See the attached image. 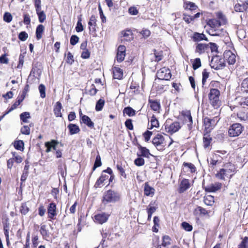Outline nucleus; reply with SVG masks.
Masks as SVG:
<instances>
[{
    "instance_id": "1",
    "label": "nucleus",
    "mask_w": 248,
    "mask_h": 248,
    "mask_svg": "<svg viewBox=\"0 0 248 248\" xmlns=\"http://www.w3.org/2000/svg\"><path fill=\"white\" fill-rule=\"evenodd\" d=\"M121 199L120 194L113 190H108L105 191L102 197V203L106 205L108 203H115Z\"/></svg>"
},
{
    "instance_id": "2",
    "label": "nucleus",
    "mask_w": 248,
    "mask_h": 248,
    "mask_svg": "<svg viewBox=\"0 0 248 248\" xmlns=\"http://www.w3.org/2000/svg\"><path fill=\"white\" fill-rule=\"evenodd\" d=\"M219 96L220 92L218 90L214 88L210 89L208 97L210 104L215 108H217L219 106Z\"/></svg>"
},
{
    "instance_id": "3",
    "label": "nucleus",
    "mask_w": 248,
    "mask_h": 248,
    "mask_svg": "<svg viewBox=\"0 0 248 248\" xmlns=\"http://www.w3.org/2000/svg\"><path fill=\"white\" fill-rule=\"evenodd\" d=\"M152 143L158 151H163L166 146L164 137L160 134H157L153 139Z\"/></svg>"
},
{
    "instance_id": "4",
    "label": "nucleus",
    "mask_w": 248,
    "mask_h": 248,
    "mask_svg": "<svg viewBox=\"0 0 248 248\" xmlns=\"http://www.w3.org/2000/svg\"><path fill=\"white\" fill-rule=\"evenodd\" d=\"M243 129V126L240 124H233L229 128V135L231 137H237L242 133Z\"/></svg>"
},
{
    "instance_id": "5",
    "label": "nucleus",
    "mask_w": 248,
    "mask_h": 248,
    "mask_svg": "<svg viewBox=\"0 0 248 248\" xmlns=\"http://www.w3.org/2000/svg\"><path fill=\"white\" fill-rule=\"evenodd\" d=\"M210 65L215 70L222 69L225 66V60L218 57H214L211 60Z\"/></svg>"
},
{
    "instance_id": "6",
    "label": "nucleus",
    "mask_w": 248,
    "mask_h": 248,
    "mask_svg": "<svg viewBox=\"0 0 248 248\" xmlns=\"http://www.w3.org/2000/svg\"><path fill=\"white\" fill-rule=\"evenodd\" d=\"M164 126L166 131L170 134H172L178 131L181 127L179 122H174L170 124L167 122L164 124Z\"/></svg>"
},
{
    "instance_id": "7",
    "label": "nucleus",
    "mask_w": 248,
    "mask_h": 248,
    "mask_svg": "<svg viewBox=\"0 0 248 248\" xmlns=\"http://www.w3.org/2000/svg\"><path fill=\"white\" fill-rule=\"evenodd\" d=\"M157 76L160 79L168 80L171 78V74L169 69L163 67L157 71Z\"/></svg>"
},
{
    "instance_id": "8",
    "label": "nucleus",
    "mask_w": 248,
    "mask_h": 248,
    "mask_svg": "<svg viewBox=\"0 0 248 248\" xmlns=\"http://www.w3.org/2000/svg\"><path fill=\"white\" fill-rule=\"evenodd\" d=\"M224 57L230 65H233L236 62V56L231 50L226 51L224 53Z\"/></svg>"
},
{
    "instance_id": "9",
    "label": "nucleus",
    "mask_w": 248,
    "mask_h": 248,
    "mask_svg": "<svg viewBox=\"0 0 248 248\" xmlns=\"http://www.w3.org/2000/svg\"><path fill=\"white\" fill-rule=\"evenodd\" d=\"M125 46H120L117 49L116 55V60L117 62H123L125 56Z\"/></svg>"
},
{
    "instance_id": "10",
    "label": "nucleus",
    "mask_w": 248,
    "mask_h": 248,
    "mask_svg": "<svg viewBox=\"0 0 248 248\" xmlns=\"http://www.w3.org/2000/svg\"><path fill=\"white\" fill-rule=\"evenodd\" d=\"M218 121V120L217 117L211 118L208 117H206L203 119L204 125L205 127V128L206 129L209 128L212 126L215 125Z\"/></svg>"
},
{
    "instance_id": "11",
    "label": "nucleus",
    "mask_w": 248,
    "mask_h": 248,
    "mask_svg": "<svg viewBox=\"0 0 248 248\" xmlns=\"http://www.w3.org/2000/svg\"><path fill=\"white\" fill-rule=\"evenodd\" d=\"M109 215L105 213L98 214L94 216V220L96 222L99 224H103L108 220Z\"/></svg>"
},
{
    "instance_id": "12",
    "label": "nucleus",
    "mask_w": 248,
    "mask_h": 248,
    "mask_svg": "<svg viewBox=\"0 0 248 248\" xmlns=\"http://www.w3.org/2000/svg\"><path fill=\"white\" fill-rule=\"evenodd\" d=\"M209 49V45L202 43H199L196 46L195 52L202 54Z\"/></svg>"
},
{
    "instance_id": "13",
    "label": "nucleus",
    "mask_w": 248,
    "mask_h": 248,
    "mask_svg": "<svg viewBox=\"0 0 248 248\" xmlns=\"http://www.w3.org/2000/svg\"><path fill=\"white\" fill-rule=\"evenodd\" d=\"M79 115L83 123L91 128L94 127V123L91 121L89 116L86 115H83L81 112L79 113Z\"/></svg>"
},
{
    "instance_id": "14",
    "label": "nucleus",
    "mask_w": 248,
    "mask_h": 248,
    "mask_svg": "<svg viewBox=\"0 0 248 248\" xmlns=\"http://www.w3.org/2000/svg\"><path fill=\"white\" fill-rule=\"evenodd\" d=\"M155 192V189L154 187L149 186L148 182L144 184V194L147 196H150L152 197Z\"/></svg>"
},
{
    "instance_id": "15",
    "label": "nucleus",
    "mask_w": 248,
    "mask_h": 248,
    "mask_svg": "<svg viewBox=\"0 0 248 248\" xmlns=\"http://www.w3.org/2000/svg\"><path fill=\"white\" fill-rule=\"evenodd\" d=\"M47 213L48 217L51 219H53L57 215L56 205L55 203L51 202L49 204L47 208Z\"/></svg>"
},
{
    "instance_id": "16",
    "label": "nucleus",
    "mask_w": 248,
    "mask_h": 248,
    "mask_svg": "<svg viewBox=\"0 0 248 248\" xmlns=\"http://www.w3.org/2000/svg\"><path fill=\"white\" fill-rule=\"evenodd\" d=\"M25 95H22L20 97H18L17 98V100L12 105L11 108L6 112V114H8L12 110L16 108V107L20 105V104L23 101L24 99Z\"/></svg>"
},
{
    "instance_id": "17",
    "label": "nucleus",
    "mask_w": 248,
    "mask_h": 248,
    "mask_svg": "<svg viewBox=\"0 0 248 248\" xmlns=\"http://www.w3.org/2000/svg\"><path fill=\"white\" fill-rule=\"evenodd\" d=\"M190 183L188 179H183L180 185L179 192L183 193L190 187Z\"/></svg>"
},
{
    "instance_id": "18",
    "label": "nucleus",
    "mask_w": 248,
    "mask_h": 248,
    "mask_svg": "<svg viewBox=\"0 0 248 248\" xmlns=\"http://www.w3.org/2000/svg\"><path fill=\"white\" fill-rule=\"evenodd\" d=\"M184 119L185 122L187 123L188 128L190 130L192 128L193 121L190 111H187L185 113Z\"/></svg>"
},
{
    "instance_id": "19",
    "label": "nucleus",
    "mask_w": 248,
    "mask_h": 248,
    "mask_svg": "<svg viewBox=\"0 0 248 248\" xmlns=\"http://www.w3.org/2000/svg\"><path fill=\"white\" fill-rule=\"evenodd\" d=\"M192 39L194 42H199L202 40H205L208 41L207 38L203 33H200L198 32H195L193 34Z\"/></svg>"
},
{
    "instance_id": "20",
    "label": "nucleus",
    "mask_w": 248,
    "mask_h": 248,
    "mask_svg": "<svg viewBox=\"0 0 248 248\" xmlns=\"http://www.w3.org/2000/svg\"><path fill=\"white\" fill-rule=\"evenodd\" d=\"M221 24L222 23L220 21L216 19H210L207 22V25L214 29L219 28Z\"/></svg>"
},
{
    "instance_id": "21",
    "label": "nucleus",
    "mask_w": 248,
    "mask_h": 248,
    "mask_svg": "<svg viewBox=\"0 0 248 248\" xmlns=\"http://www.w3.org/2000/svg\"><path fill=\"white\" fill-rule=\"evenodd\" d=\"M221 187V184L218 183L215 185H211V186L205 187V190L206 192H213L220 189Z\"/></svg>"
},
{
    "instance_id": "22",
    "label": "nucleus",
    "mask_w": 248,
    "mask_h": 248,
    "mask_svg": "<svg viewBox=\"0 0 248 248\" xmlns=\"http://www.w3.org/2000/svg\"><path fill=\"white\" fill-rule=\"evenodd\" d=\"M223 167L229 174L232 172L235 173L236 172V168L235 166L230 162L224 164Z\"/></svg>"
},
{
    "instance_id": "23",
    "label": "nucleus",
    "mask_w": 248,
    "mask_h": 248,
    "mask_svg": "<svg viewBox=\"0 0 248 248\" xmlns=\"http://www.w3.org/2000/svg\"><path fill=\"white\" fill-rule=\"evenodd\" d=\"M113 78L115 79H120L123 78V72L120 68L114 67L113 68Z\"/></svg>"
},
{
    "instance_id": "24",
    "label": "nucleus",
    "mask_w": 248,
    "mask_h": 248,
    "mask_svg": "<svg viewBox=\"0 0 248 248\" xmlns=\"http://www.w3.org/2000/svg\"><path fill=\"white\" fill-rule=\"evenodd\" d=\"M138 149L140 151L141 154L139 155L138 154V155L142 156L143 157L149 158L150 155H151L149 150L147 149L146 147H143L141 146L140 144L138 145Z\"/></svg>"
},
{
    "instance_id": "25",
    "label": "nucleus",
    "mask_w": 248,
    "mask_h": 248,
    "mask_svg": "<svg viewBox=\"0 0 248 248\" xmlns=\"http://www.w3.org/2000/svg\"><path fill=\"white\" fill-rule=\"evenodd\" d=\"M67 127L69 130L70 135L77 134L80 131L79 126L76 124H68Z\"/></svg>"
},
{
    "instance_id": "26",
    "label": "nucleus",
    "mask_w": 248,
    "mask_h": 248,
    "mask_svg": "<svg viewBox=\"0 0 248 248\" xmlns=\"http://www.w3.org/2000/svg\"><path fill=\"white\" fill-rule=\"evenodd\" d=\"M108 178V175L102 173L101 176L97 180L94 186L96 187H100L105 180Z\"/></svg>"
},
{
    "instance_id": "27",
    "label": "nucleus",
    "mask_w": 248,
    "mask_h": 248,
    "mask_svg": "<svg viewBox=\"0 0 248 248\" xmlns=\"http://www.w3.org/2000/svg\"><path fill=\"white\" fill-rule=\"evenodd\" d=\"M229 173L227 172L224 168L221 169L216 174V177L219 179L224 180L225 176H227Z\"/></svg>"
},
{
    "instance_id": "28",
    "label": "nucleus",
    "mask_w": 248,
    "mask_h": 248,
    "mask_svg": "<svg viewBox=\"0 0 248 248\" xmlns=\"http://www.w3.org/2000/svg\"><path fill=\"white\" fill-rule=\"evenodd\" d=\"M44 29V26L42 24H40L37 27L35 33L37 40H40L42 38Z\"/></svg>"
},
{
    "instance_id": "29",
    "label": "nucleus",
    "mask_w": 248,
    "mask_h": 248,
    "mask_svg": "<svg viewBox=\"0 0 248 248\" xmlns=\"http://www.w3.org/2000/svg\"><path fill=\"white\" fill-rule=\"evenodd\" d=\"M62 108V104L60 102L56 103V106L54 108V112L56 117H62V114L61 112Z\"/></svg>"
},
{
    "instance_id": "30",
    "label": "nucleus",
    "mask_w": 248,
    "mask_h": 248,
    "mask_svg": "<svg viewBox=\"0 0 248 248\" xmlns=\"http://www.w3.org/2000/svg\"><path fill=\"white\" fill-rule=\"evenodd\" d=\"M214 197L211 195H206L204 197V202L208 206H212L214 203Z\"/></svg>"
},
{
    "instance_id": "31",
    "label": "nucleus",
    "mask_w": 248,
    "mask_h": 248,
    "mask_svg": "<svg viewBox=\"0 0 248 248\" xmlns=\"http://www.w3.org/2000/svg\"><path fill=\"white\" fill-rule=\"evenodd\" d=\"M124 114H126L129 117H132L136 114V111L130 107H127L123 110Z\"/></svg>"
},
{
    "instance_id": "32",
    "label": "nucleus",
    "mask_w": 248,
    "mask_h": 248,
    "mask_svg": "<svg viewBox=\"0 0 248 248\" xmlns=\"http://www.w3.org/2000/svg\"><path fill=\"white\" fill-rule=\"evenodd\" d=\"M184 7L185 9H188L191 11L195 10L197 8V6L194 3L190 1L184 2Z\"/></svg>"
},
{
    "instance_id": "33",
    "label": "nucleus",
    "mask_w": 248,
    "mask_h": 248,
    "mask_svg": "<svg viewBox=\"0 0 248 248\" xmlns=\"http://www.w3.org/2000/svg\"><path fill=\"white\" fill-rule=\"evenodd\" d=\"M151 126L149 128V129H152L154 127H159V122L157 120L155 115H153L151 118Z\"/></svg>"
},
{
    "instance_id": "34",
    "label": "nucleus",
    "mask_w": 248,
    "mask_h": 248,
    "mask_svg": "<svg viewBox=\"0 0 248 248\" xmlns=\"http://www.w3.org/2000/svg\"><path fill=\"white\" fill-rule=\"evenodd\" d=\"M38 16V20L40 23H43L46 19V15L45 12L39 9L38 11H36Z\"/></svg>"
},
{
    "instance_id": "35",
    "label": "nucleus",
    "mask_w": 248,
    "mask_h": 248,
    "mask_svg": "<svg viewBox=\"0 0 248 248\" xmlns=\"http://www.w3.org/2000/svg\"><path fill=\"white\" fill-rule=\"evenodd\" d=\"M24 143L22 140H16L14 142L15 148L18 150L23 151L24 150Z\"/></svg>"
},
{
    "instance_id": "36",
    "label": "nucleus",
    "mask_w": 248,
    "mask_h": 248,
    "mask_svg": "<svg viewBox=\"0 0 248 248\" xmlns=\"http://www.w3.org/2000/svg\"><path fill=\"white\" fill-rule=\"evenodd\" d=\"M82 18L81 16H78V20L76 27V30L77 32H81L83 31V26L81 23Z\"/></svg>"
},
{
    "instance_id": "37",
    "label": "nucleus",
    "mask_w": 248,
    "mask_h": 248,
    "mask_svg": "<svg viewBox=\"0 0 248 248\" xmlns=\"http://www.w3.org/2000/svg\"><path fill=\"white\" fill-rule=\"evenodd\" d=\"M241 88L242 92L248 93V78L242 81Z\"/></svg>"
},
{
    "instance_id": "38",
    "label": "nucleus",
    "mask_w": 248,
    "mask_h": 248,
    "mask_svg": "<svg viewBox=\"0 0 248 248\" xmlns=\"http://www.w3.org/2000/svg\"><path fill=\"white\" fill-rule=\"evenodd\" d=\"M105 104V101L103 99H100L97 102H96V106H95V109L96 111H101Z\"/></svg>"
},
{
    "instance_id": "39",
    "label": "nucleus",
    "mask_w": 248,
    "mask_h": 248,
    "mask_svg": "<svg viewBox=\"0 0 248 248\" xmlns=\"http://www.w3.org/2000/svg\"><path fill=\"white\" fill-rule=\"evenodd\" d=\"M171 238L168 235H164L162 238V246L165 247L170 244Z\"/></svg>"
},
{
    "instance_id": "40",
    "label": "nucleus",
    "mask_w": 248,
    "mask_h": 248,
    "mask_svg": "<svg viewBox=\"0 0 248 248\" xmlns=\"http://www.w3.org/2000/svg\"><path fill=\"white\" fill-rule=\"evenodd\" d=\"M154 52L155 58V61L157 62L160 61L163 58L162 51L157 52L155 49H154Z\"/></svg>"
},
{
    "instance_id": "41",
    "label": "nucleus",
    "mask_w": 248,
    "mask_h": 248,
    "mask_svg": "<svg viewBox=\"0 0 248 248\" xmlns=\"http://www.w3.org/2000/svg\"><path fill=\"white\" fill-rule=\"evenodd\" d=\"M40 232L43 237L48 236V230H46V225L43 224L41 226Z\"/></svg>"
},
{
    "instance_id": "42",
    "label": "nucleus",
    "mask_w": 248,
    "mask_h": 248,
    "mask_svg": "<svg viewBox=\"0 0 248 248\" xmlns=\"http://www.w3.org/2000/svg\"><path fill=\"white\" fill-rule=\"evenodd\" d=\"M102 165V162L101 160V157L98 155L96 156L95 162L93 168V170H94L96 168L100 167Z\"/></svg>"
},
{
    "instance_id": "43",
    "label": "nucleus",
    "mask_w": 248,
    "mask_h": 248,
    "mask_svg": "<svg viewBox=\"0 0 248 248\" xmlns=\"http://www.w3.org/2000/svg\"><path fill=\"white\" fill-rule=\"evenodd\" d=\"M20 118L21 121L24 123H27V119L30 118V113L28 112H24L20 115Z\"/></svg>"
},
{
    "instance_id": "44",
    "label": "nucleus",
    "mask_w": 248,
    "mask_h": 248,
    "mask_svg": "<svg viewBox=\"0 0 248 248\" xmlns=\"http://www.w3.org/2000/svg\"><path fill=\"white\" fill-rule=\"evenodd\" d=\"M201 62L200 58H196L192 63V67L194 70H196L201 66Z\"/></svg>"
},
{
    "instance_id": "45",
    "label": "nucleus",
    "mask_w": 248,
    "mask_h": 248,
    "mask_svg": "<svg viewBox=\"0 0 248 248\" xmlns=\"http://www.w3.org/2000/svg\"><path fill=\"white\" fill-rule=\"evenodd\" d=\"M182 227L186 231L190 232L193 229V227L186 222H183L181 224Z\"/></svg>"
},
{
    "instance_id": "46",
    "label": "nucleus",
    "mask_w": 248,
    "mask_h": 248,
    "mask_svg": "<svg viewBox=\"0 0 248 248\" xmlns=\"http://www.w3.org/2000/svg\"><path fill=\"white\" fill-rule=\"evenodd\" d=\"M123 36L125 37V40L127 41H130L132 39V33L130 30H127L126 31L122 32Z\"/></svg>"
},
{
    "instance_id": "47",
    "label": "nucleus",
    "mask_w": 248,
    "mask_h": 248,
    "mask_svg": "<svg viewBox=\"0 0 248 248\" xmlns=\"http://www.w3.org/2000/svg\"><path fill=\"white\" fill-rule=\"evenodd\" d=\"M209 73L206 70V69H204L202 73V87L205 85V82L206 81V79L209 77Z\"/></svg>"
},
{
    "instance_id": "48",
    "label": "nucleus",
    "mask_w": 248,
    "mask_h": 248,
    "mask_svg": "<svg viewBox=\"0 0 248 248\" xmlns=\"http://www.w3.org/2000/svg\"><path fill=\"white\" fill-rule=\"evenodd\" d=\"M140 156H139V157L137 158L134 160V163L137 166H142L144 165L145 163L144 159Z\"/></svg>"
},
{
    "instance_id": "49",
    "label": "nucleus",
    "mask_w": 248,
    "mask_h": 248,
    "mask_svg": "<svg viewBox=\"0 0 248 248\" xmlns=\"http://www.w3.org/2000/svg\"><path fill=\"white\" fill-rule=\"evenodd\" d=\"M13 19V16L11 13L9 12H5L3 15V20L7 22L10 23Z\"/></svg>"
},
{
    "instance_id": "50",
    "label": "nucleus",
    "mask_w": 248,
    "mask_h": 248,
    "mask_svg": "<svg viewBox=\"0 0 248 248\" xmlns=\"http://www.w3.org/2000/svg\"><path fill=\"white\" fill-rule=\"evenodd\" d=\"M28 38V34L25 31H22L20 32L18 34V38L21 41H26Z\"/></svg>"
},
{
    "instance_id": "51",
    "label": "nucleus",
    "mask_w": 248,
    "mask_h": 248,
    "mask_svg": "<svg viewBox=\"0 0 248 248\" xmlns=\"http://www.w3.org/2000/svg\"><path fill=\"white\" fill-rule=\"evenodd\" d=\"M183 166L187 168L190 170L191 172H194L196 171V168L193 164L191 163H186L184 162L183 163Z\"/></svg>"
},
{
    "instance_id": "52",
    "label": "nucleus",
    "mask_w": 248,
    "mask_h": 248,
    "mask_svg": "<svg viewBox=\"0 0 248 248\" xmlns=\"http://www.w3.org/2000/svg\"><path fill=\"white\" fill-rule=\"evenodd\" d=\"M40 93V96L42 98H45L46 97V87L45 86L41 84L38 87Z\"/></svg>"
},
{
    "instance_id": "53",
    "label": "nucleus",
    "mask_w": 248,
    "mask_h": 248,
    "mask_svg": "<svg viewBox=\"0 0 248 248\" xmlns=\"http://www.w3.org/2000/svg\"><path fill=\"white\" fill-rule=\"evenodd\" d=\"M20 211L22 214L25 215L28 213L29 208L25 203H22L20 207Z\"/></svg>"
},
{
    "instance_id": "54",
    "label": "nucleus",
    "mask_w": 248,
    "mask_h": 248,
    "mask_svg": "<svg viewBox=\"0 0 248 248\" xmlns=\"http://www.w3.org/2000/svg\"><path fill=\"white\" fill-rule=\"evenodd\" d=\"M150 106L151 108L155 111H157L160 108V104L156 101H153L151 102Z\"/></svg>"
},
{
    "instance_id": "55",
    "label": "nucleus",
    "mask_w": 248,
    "mask_h": 248,
    "mask_svg": "<svg viewBox=\"0 0 248 248\" xmlns=\"http://www.w3.org/2000/svg\"><path fill=\"white\" fill-rule=\"evenodd\" d=\"M78 41L79 38L78 36L72 35L71 37L70 42L72 45L74 46L78 43Z\"/></svg>"
},
{
    "instance_id": "56",
    "label": "nucleus",
    "mask_w": 248,
    "mask_h": 248,
    "mask_svg": "<svg viewBox=\"0 0 248 248\" xmlns=\"http://www.w3.org/2000/svg\"><path fill=\"white\" fill-rule=\"evenodd\" d=\"M21 133L24 135H29L30 134V128L27 125H24L21 128Z\"/></svg>"
},
{
    "instance_id": "57",
    "label": "nucleus",
    "mask_w": 248,
    "mask_h": 248,
    "mask_svg": "<svg viewBox=\"0 0 248 248\" xmlns=\"http://www.w3.org/2000/svg\"><path fill=\"white\" fill-rule=\"evenodd\" d=\"M125 125L126 127L129 130H133V125L132 124V121L131 119H127L125 122Z\"/></svg>"
},
{
    "instance_id": "58",
    "label": "nucleus",
    "mask_w": 248,
    "mask_h": 248,
    "mask_svg": "<svg viewBox=\"0 0 248 248\" xmlns=\"http://www.w3.org/2000/svg\"><path fill=\"white\" fill-rule=\"evenodd\" d=\"M208 45H209V48L210 49L211 52H217V46L216 44L214 43H210Z\"/></svg>"
},
{
    "instance_id": "59",
    "label": "nucleus",
    "mask_w": 248,
    "mask_h": 248,
    "mask_svg": "<svg viewBox=\"0 0 248 248\" xmlns=\"http://www.w3.org/2000/svg\"><path fill=\"white\" fill-rule=\"evenodd\" d=\"M117 170H119V173L121 174V176H123L124 178H126V175L122 166L119 164H117Z\"/></svg>"
},
{
    "instance_id": "60",
    "label": "nucleus",
    "mask_w": 248,
    "mask_h": 248,
    "mask_svg": "<svg viewBox=\"0 0 248 248\" xmlns=\"http://www.w3.org/2000/svg\"><path fill=\"white\" fill-rule=\"evenodd\" d=\"M128 12L131 15L133 16L137 15L139 13L137 8L134 6L129 8Z\"/></svg>"
},
{
    "instance_id": "61",
    "label": "nucleus",
    "mask_w": 248,
    "mask_h": 248,
    "mask_svg": "<svg viewBox=\"0 0 248 248\" xmlns=\"http://www.w3.org/2000/svg\"><path fill=\"white\" fill-rule=\"evenodd\" d=\"M96 19L95 16L94 15H92L90 17V21L88 22V24L90 26H96Z\"/></svg>"
},
{
    "instance_id": "62",
    "label": "nucleus",
    "mask_w": 248,
    "mask_h": 248,
    "mask_svg": "<svg viewBox=\"0 0 248 248\" xmlns=\"http://www.w3.org/2000/svg\"><path fill=\"white\" fill-rule=\"evenodd\" d=\"M140 34L142 35V36L144 38H147L150 35L151 32L149 30L147 29H144L142 30L140 32Z\"/></svg>"
},
{
    "instance_id": "63",
    "label": "nucleus",
    "mask_w": 248,
    "mask_h": 248,
    "mask_svg": "<svg viewBox=\"0 0 248 248\" xmlns=\"http://www.w3.org/2000/svg\"><path fill=\"white\" fill-rule=\"evenodd\" d=\"M152 135V132L149 131L148 130L146 131L143 133V137L145 139V141H148L150 140Z\"/></svg>"
},
{
    "instance_id": "64",
    "label": "nucleus",
    "mask_w": 248,
    "mask_h": 248,
    "mask_svg": "<svg viewBox=\"0 0 248 248\" xmlns=\"http://www.w3.org/2000/svg\"><path fill=\"white\" fill-rule=\"evenodd\" d=\"M8 62H9V60L8 58H6V54L2 55L0 57V63H4V64H7L8 63Z\"/></svg>"
}]
</instances>
